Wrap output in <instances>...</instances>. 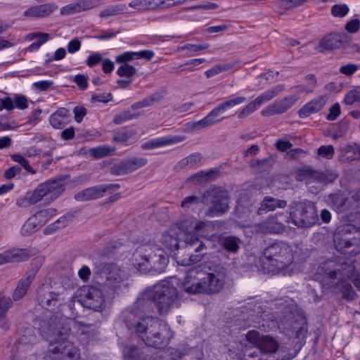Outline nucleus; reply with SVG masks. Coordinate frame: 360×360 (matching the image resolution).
Returning <instances> with one entry per match:
<instances>
[{
  "instance_id": "obj_1",
  "label": "nucleus",
  "mask_w": 360,
  "mask_h": 360,
  "mask_svg": "<svg viewBox=\"0 0 360 360\" xmlns=\"http://www.w3.org/2000/svg\"><path fill=\"white\" fill-rule=\"evenodd\" d=\"M153 304V298L150 300L149 297L146 299L139 297L135 302L134 313L139 314L141 316V313H149ZM127 324L129 328H135L141 340L148 347L158 349L163 348L169 343V339L172 336L167 324L152 316L141 317V321L134 325L128 323Z\"/></svg>"
},
{
  "instance_id": "obj_2",
  "label": "nucleus",
  "mask_w": 360,
  "mask_h": 360,
  "mask_svg": "<svg viewBox=\"0 0 360 360\" xmlns=\"http://www.w3.org/2000/svg\"><path fill=\"white\" fill-rule=\"evenodd\" d=\"M354 271L351 261L330 258L319 264L315 276L325 290H332V292H354L350 281Z\"/></svg>"
},
{
  "instance_id": "obj_3",
  "label": "nucleus",
  "mask_w": 360,
  "mask_h": 360,
  "mask_svg": "<svg viewBox=\"0 0 360 360\" xmlns=\"http://www.w3.org/2000/svg\"><path fill=\"white\" fill-rule=\"evenodd\" d=\"M207 224L202 221H195V218L190 217L181 220L179 223V236L183 239V244L186 245L187 255L189 256L188 262L184 261L181 265L188 266L195 264L202 259L207 255V248L202 240L206 236L204 229Z\"/></svg>"
},
{
  "instance_id": "obj_4",
  "label": "nucleus",
  "mask_w": 360,
  "mask_h": 360,
  "mask_svg": "<svg viewBox=\"0 0 360 360\" xmlns=\"http://www.w3.org/2000/svg\"><path fill=\"white\" fill-rule=\"evenodd\" d=\"M293 262L292 250L283 241H276L269 245L259 259L264 271L278 274Z\"/></svg>"
},
{
  "instance_id": "obj_5",
  "label": "nucleus",
  "mask_w": 360,
  "mask_h": 360,
  "mask_svg": "<svg viewBox=\"0 0 360 360\" xmlns=\"http://www.w3.org/2000/svg\"><path fill=\"white\" fill-rule=\"evenodd\" d=\"M65 179L61 176L39 184L34 190L27 191L16 200L19 207H27L41 201L44 198L51 203L56 200L65 190Z\"/></svg>"
},
{
  "instance_id": "obj_6",
  "label": "nucleus",
  "mask_w": 360,
  "mask_h": 360,
  "mask_svg": "<svg viewBox=\"0 0 360 360\" xmlns=\"http://www.w3.org/2000/svg\"><path fill=\"white\" fill-rule=\"evenodd\" d=\"M202 204L209 205L205 215L209 217H221L229 210V191L220 186H213L206 190L201 198Z\"/></svg>"
},
{
  "instance_id": "obj_7",
  "label": "nucleus",
  "mask_w": 360,
  "mask_h": 360,
  "mask_svg": "<svg viewBox=\"0 0 360 360\" xmlns=\"http://www.w3.org/2000/svg\"><path fill=\"white\" fill-rule=\"evenodd\" d=\"M289 209L288 217L297 227H311L319 221L316 205L310 200L292 201Z\"/></svg>"
},
{
  "instance_id": "obj_8",
  "label": "nucleus",
  "mask_w": 360,
  "mask_h": 360,
  "mask_svg": "<svg viewBox=\"0 0 360 360\" xmlns=\"http://www.w3.org/2000/svg\"><path fill=\"white\" fill-rule=\"evenodd\" d=\"M283 328L296 338H303L307 332V321L304 311L297 306L285 307L278 317Z\"/></svg>"
},
{
  "instance_id": "obj_9",
  "label": "nucleus",
  "mask_w": 360,
  "mask_h": 360,
  "mask_svg": "<svg viewBox=\"0 0 360 360\" xmlns=\"http://www.w3.org/2000/svg\"><path fill=\"white\" fill-rule=\"evenodd\" d=\"M336 249L343 253L356 255L360 253V230L352 225L339 228L335 234Z\"/></svg>"
},
{
  "instance_id": "obj_10",
  "label": "nucleus",
  "mask_w": 360,
  "mask_h": 360,
  "mask_svg": "<svg viewBox=\"0 0 360 360\" xmlns=\"http://www.w3.org/2000/svg\"><path fill=\"white\" fill-rule=\"evenodd\" d=\"M224 284V276L219 272L205 274L197 282L185 288V292H219Z\"/></svg>"
},
{
  "instance_id": "obj_11",
  "label": "nucleus",
  "mask_w": 360,
  "mask_h": 360,
  "mask_svg": "<svg viewBox=\"0 0 360 360\" xmlns=\"http://www.w3.org/2000/svg\"><path fill=\"white\" fill-rule=\"evenodd\" d=\"M103 271L108 275L105 282V286L109 290L115 292L130 290L132 283L129 280L122 278V272L116 264L113 263L105 264L103 266Z\"/></svg>"
},
{
  "instance_id": "obj_12",
  "label": "nucleus",
  "mask_w": 360,
  "mask_h": 360,
  "mask_svg": "<svg viewBox=\"0 0 360 360\" xmlns=\"http://www.w3.org/2000/svg\"><path fill=\"white\" fill-rule=\"evenodd\" d=\"M285 89L283 84L276 85L257 96L254 101L250 102L238 112V117L243 120L253 113L262 104L269 101Z\"/></svg>"
},
{
  "instance_id": "obj_13",
  "label": "nucleus",
  "mask_w": 360,
  "mask_h": 360,
  "mask_svg": "<svg viewBox=\"0 0 360 360\" xmlns=\"http://www.w3.org/2000/svg\"><path fill=\"white\" fill-rule=\"evenodd\" d=\"M148 160L145 158L131 157L125 158L114 163L110 167V173L112 175H126L146 165Z\"/></svg>"
},
{
  "instance_id": "obj_14",
  "label": "nucleus",
  "mask_w": 360,
  "mask_h": 360,
  "mask_svg": "<svg viewBox=\"0 0 360 360\" xmlns=\"http://www.w3.org/2000/svg\"><path fill=\"white\" fill-rule=\"evenodd\" d=\"M246 340L264 354L274 353L278 347V342L272 337L261 335L256 330L249 331Z\"/></svg>"
},
{
  "instance_id": "obj_15",
  "label": "nucleus",
  "mask_w": 360,
  "mask_h": 360,
  "mask_svg": "<svg viewBox=\"0 0 360 360\" xmlns=\"http://www.w3.org/2000/svg\"><path fill=\"white\" fill-rule=\"evenodd\" d=\"M114 188H119L120 185L117 184H99L89 187L77 193L75 199L77 201H89L102 198L109 190Z\"/></svg>"
},
{
  "instance_id": "obj_16",
  "label": "nucleus",
  "mask_w": 360,
  "mask_h": 360,
  "mask_svg": "<svg viewBox=\"0 0 360 360\" xmlns=\"http://www.w3.org/2000/svg\"><path fill=\"white\" fill-rule=\"evenodd\" d=\"M52 212L53 210L51 209L43 210L31 216L21 228L22 235L28 236L38 231L46 223L47 217Z\"/></svg>"
},
{
  "instance_id": "obj_17",
  "label": "nucleus",
  "mask_w": 360,
  "mask_h": 360,
  "mask_svg": "<svg viewBox=\"0 0 360 360\" xmlns=\"http://www.w3.org/2000/svg\"><path fill=\"white\" fill-rule=\"evenodd\" d=\"M150 253H152V248L146 245L139 246L134 252L131 257V262L140 272L148 273Z\"/></svg>"
},
{
  "instance_id": "obj_18",
  "label": "nucleus",
  "mask_w": 360,
  "mask_h": 360,
  "mask_svg": "<svg viewBox=\"0 0 360 360\" xmlns=\"http://www.w3.org/2000/svg\"><path fill=\"white\" fill-rule=\"evenodd\" d=\"M297 99L292 96H289L274 101L272 104L264 108L261 114L263 116H272L285 112L296 102Z\"/></svg>"
},
{
  "instance_id": "obj_19",
  "label": "nucleus",
  "mask_w": 360,
  "mask_h": 360,
  "mask_svg": "<svg viewBox=\"0 0 360 360\" xmlns=\"http://www.w3.org/2000/svg\"><path fill=\"white\" fill-rule=\"evenodd\" d=\"M179 235V233L174 229L164 232L160 239L163 248L170 252L186 248V245L183 244L184 239Z\"/></svg>"
},
{
  "instance_id": "obj_20",
  "label": "nucleus",
  "mask_w": 360,
  "mask_h": 360,
  "mask_svg": "<svg viewBox=\"0 0 360 360\" xmlns=\"http://www.w3.org/2000/svg\"><path fill=\"white\" fill-rule=\"evenodd\" d=\"M223 112L217 105L204 118L191 123V128L195 130H200L221 122L225 118L224 117H221V113Z\"/></svg>"
},
{
  "instance_id": "obj_21",
  "label": "nucleus",
  "mask_w": 360,
  "mask_h": 360,
  "mask_svg": "<svg viewBox=\"0 0 360 360\" xmlns=\"http://www.w3.org/2000/svg\"><path fill=\"white\" fill-rule=\"evenodd\" d=\"M97 4L98 0H77L62 7L60 13L62 15H70L91 9Z\"/></svg>"
},
{
  "instance_id": "obj_22",
  "label": "nucleus",
  "mask_w": 360,
  "mask_h": 360,
  "mask_svg": "<svg viewBox=\"0 0 360 360\" xmlns=\"http://www.w3.org/2000/svg\"><path fill=\"white\" fill-rule=\"evenodd\" d=\"M32 256L31 250L26 248L13 249L0 254V265L27 260Z\"/></svg>"
},
{
  "instance_id": "obj_23",
  "label": "nucleus",
  "mask_w": 360,
  "mask_h": 360,
  "mask_svg": "<svg viewBox=\"0 0 360 360\" xmlns=\"http://www.w3.org/2000/svg\"><path fill=\"white\" fill-rule=\"evenodd\" d=\"M169 257L162 250H158V252L150 254L149 257V270L148 273L156 274L164 272L167 266Z\"/></svg>"
},
{
  "instance_id": "obj_24",
  "label": "nucleus",
  "mask_w": 360,
  "mask_h": 360,
  "mask_svg": "<svg viewBox=\"0 0 360 360\" xmlns=\"http://www.w3.org/2000/svg\"><path fill=\"white\" fill-rule=\"evenodd\" d=\"M58 8L56 3L32 6L23 12V16L43 18L49 16Z\"/></svg>"
},
{
  "instance_id": "obj_25",
  "label": "nucleus",
  "mask_w": 360,
  "mask_h": 360,
  "mask_svg": "<svg viewBox=\"0 0 360 360\" xmlns=\"http://www.w3.org/2000/svg\"><path fill=\"white\" fill-rule=\"evenodd\" d=\"M328 203L338 213L348 211L352 207V200L342 192L330 194Z\"/></svg>"
},
{
  "instance_id": "obj_26",
  "label": "nucleus",
  "mask_w": 360,
  "mask_h": 360,
  "mask_svg": "<svg viewBox=\"0 0 360 360\" xmlns=\"http://www.w3.org/2000/svg\"><path fill=\"white\" fill-rule=\"evenodd\" d=\"M154 304L160 314H167L171 307L176 305L178 294H153Z\"/></svg>"
},
{
  "instance_id": "obj_27",
  "label": "nucleus",
  "mask_w": 360,
  "mask_h": 360,
  "mask_svg": "<svg viewBox=\"0 0 360 360\" xmlns=\"http://www.w3.org/2000/svg\"><path fill=\"white\" fill-rule=\"evenodd\" d=\"M326 101L327 99L325 96H320L314 98L299 110V117L300 118H305L312 114L319 112L325 106Z\"/></svg>"
},
{
  "instance_id": "obj_28",
  "label": "nucleus",
  "mask_w": 360,
  "mask_h": 360,
  "mask_svg": "<svg viewBox=\"0 0 360 360\" xmlns=\"http://www.w3.org/2000/svg\"><path fill=\"white\" fill-rule=\"evenodd\" d=\"M184 139L185 138L181 136H167L158 137L143 143L141 148L143 150H152L156 148L177 143L183 141Z\"/></svg>"
},
{
  "instance_id": "obj_29",
  "label": "nucleus",
  "mask_w": 360,
  "mask_h": 360,
  "mask_svg": "<svg viewBox=\"0 0 360 360\" xmlns=\"http://www.w3.org/2000/svg\"><path fill=\"white\" fill-rule=\"evenodd\" d=\"M179 282L180 280L176 277H172L148 287L143 292H178L176 285H179Z\"/></svg>"
},
{
  "instance_id": "obj_30",
  "label": "nucleus",
  "mask_w": 360,
  "mask_h": 360,
  "mask_svg": "<svg viewBox=\"0 0 360 360\" xmlns=\"http://www.w3.org/2000/svg\"><path fill=\"white\" fill-rule=\"evenodd\" d=\"M80 304L86 308L94 311H101L105 307V298L103 294H80L79 300Z\"/></svg>"
},
{
  "instance_id": "obj_31",
  "label": "nucleus",
  "mask_w": 360,
  "mask_h": 360,
  "mask_svg": "<svg viewBox=\"0 0 360 360\" xmlns=\"http://www.w3.org/2000/svg\"><path fill=\"white\" fill-rule=\"evenodd\" d=\"M286 205L287 202L284 200L276 199L271 196H266L264 198L257 212L259 215H262L268 212L274 211L277 207L284 208Z\"/></svg>"
},
{
  "instance_id": "obj_32",
  "label": "nucleus",
  "mask_w": 360,
  "mask_h": 360,
  "mask_svg": "<svg viewBox=\"0 0 360 360\" xmlns=\"http://www.w3.org/2000/svg\"><path fill=\"white\" fill-rule=\"evenodd\" d=\"M341 44L342 40L340 36L335 34H330L320 40L319 47L316 49L323 53L326 51L338 49Z\"/></svg>"
},
{
  "instance_id": "obj_33",
  "label": "nucleus",
  "mask_w": 360,
  "mask_h": 360,
  "mask_svg": "<svg viewBox=\"0 0 360 360\" xmlns=\"http://www.w3.org/2000/svg\"><path fill=\"white\" fill-rule=\"evenodd\" d=\"M290 219L287 214H276V217L268 222L267 229L270 233H280L286 229V224H288Z\"/></svg>"
},
{
  "instance_id": "obj_34",
  "label": "nucleus",
  "mask_w": 360,
  "mask_h": 360,
  "mask_svg": "<svg viewBox=\"0 0 360 360\" xmlns=\"http://www.w3.org/2000/svg\"><path fill=\"white\" fill-rule=\"evenodd\" d=\"M219 243L225 251L235 254L240 249V240L236 236H225L219 238Z\"/></svg>"
},
{
  "instance_id": "obj_35",
  "label": "nucleus",
  "mask_w": 360,
  "mask_h": 360,
  "mask_svg": "<svg viewBox=\"0 0 360 360\" xmlns=\"http://www.w3.org/2000/svg\"><path fill=\"white\" fill-rule=\"evenodd\" d=\"M37 273V269L34 268H32L26 272L25 277L19 281L14 292H27Z\"/></svg>"
},
{
  "instance_id": "obj_36",
  "label": "nucleus",
  "mask_w": 360,
  "mask_h": 360,
  "mask_svg": "<svg viewBox=\"0 0 360 360\" xmlns=\"http://www.w3.org/2000/svg\"><path fill=\"white\" fill-rule=\"evenodd\" d=\"M304 174L309 177L314 179L318 182L330 184L334 181L335 179L338 177L335 174L333 173H328L326 174L323 172L314 171L312 169H306L304 170Z\"/></svg>"
},
{
  "instance_id": "obj_37",
  "label": "nucleus",
  "mask_w": 360,
  "mask_h": 360,
  "mask_svg": "<svg viewBox=\"0 0 360 360\" xmlns=\"http://www.w3.org/2000/svg\"><path fill=\"white\" fill-rule=\"evenodd\" d=\"M304 174L309 177L314 179L318 182L330 184L334 181L335 179L338 177L335 174L333 173H328L326 174L323 172L314 171L312 169H306L304 170Z\"/></svg>"
},
{
  "instance_id": "obj_38",
  "label": "nucleus",
  "mask_w": 360,
  "mask_h": 360,
  "mask_svg": "<svg viewBox=\"0 0 360 360\" xmlns=\"http://www.w3.org/2000/svg\"><path fill=\"white\" fill-rule=\"evenodd\" d=\"M179 3L176 0H143L144 11L167 8Z\"/></svg>"
},
{
  "instance_id": "obj_39",
  "label": "nucleus",
  "mask_w": 360,
  "mask_h": 360,
  "mask_svg": "<svg viewBox=\"0 0 360 360\" xmlns=\"http://www.w3.org/2000/svg\"><path fill=\"white\" fill-rule=\"evenodd\" d=\"M202 160V155L200 153H194L191 155L181 159L176 165V169H184L185 168H191L195 167Z\"/></svg>"
},
{
  "instance_id": "obj_40",
  "label": "nucleus",
  "mask_w": 360,
  "mask_h": 360,
  "mask_svg": "<svg viewBox=\"0 0 360 360\" xmlns=\"http://www.w3.org/2000/svg\"><path fill=\"white\" fill-rule=\"evenodd\" d=\"M127 12V6L124 4L108 6L99 13L101 18L117 15Z\"/></svg>"
},
{
  "instance_id": "obj_41",
  "label": "nucleus",
  "mask_w": 360,
  "mask_h": 360,
  "mask_svg": "<svg viewBox=\"0 0 360 360\" xmlns=\"http://www.w3.org/2000/svg\"><path fill=\"white\" fill-rule=\"evenodd\" d=\"M115 150L116 148L113 146L104 145L90 148L89 153L94 158L98 160L107 155H112Z\"/></svg>"
},
{
  "instance_id": "obj_42",
  "label": "nucleus",
  "mask_w": 360,
  "mask_h": 360,
  "mask_svg": "<svg viewBox=\"0 0 360 360\" xmlns=\"http://www.w3.org/2000/svg\"><path fill=\"white\" fill-rule=\"evenodd\" d=\"M58 294H39L37 300L41 307L51 310L53 307H55L58 300H57V295Z\"/></svg>"
},
{
  "instance_id": "obj_43",
  "label": "nucleus",
  "mask_w": 360,
  "mask_h": 360,
  "mask_svg": "<svg viewBox=\"0 0 360 360\" xmlns=\"http://www.w3.org/2000/svg\"><path fill=\"white\" fill-rule=\"evenodd\" d=\"M162 98V96L158 93H155L149 96L144 98L143 99L139 101L133 103L131 108L133 110H137L139 108L148 107L152 105L154 103L159 102Z\"/></svg>"
},
{
  "instance_id": "obj_44",
  "label": "nucleus",
  "mask_w": 360,
  "mask_h": 360,
  "mask_svg": "<svg viewBox=\"0 0 360 360\" xmlns=\"http://www.w3.org/2000/svg\"><path fill=\"white\" fill-rule=\"evenodd\" d=\"M247 101L245 96L229 97L226 100L218 104L223 111L226 110L235 105L242 104Z\"/></svg>"
},
{
  "instance_id": "obj_45",
  "label": "nucleus",
  "mask_w": 360,
  "mask_h": 360,
  "mask_svg": "<svg viewBox=\"0 0 360 360\" xmlns=\"http://www.w3.org/2000/svg\"><path fill=\"white\" fill-rule=\"evenodd\" d=\"M11 158L14 162L19 163L27 173L31 174H35L37 173V171L30 165L28 160L22 155L13 154L11 155Z\"/></svg>"
},
{
  "instance_id": "obj_46",
  "label": "nucleus",
  "mask_w": 360,
  "mask_h": 360,
  "mask_svg": "<svg viewBox=\"0 0 360 360\" xmlns=\"http://www.w3.org/2000/svg\"><path fill=\"white\" fill-rule=\"evenodd\" d=\"M137 70L129 64H122L117 70V75L120 77H131L136 74Z\"/></svg>"
},
{
  "instance_id": "obj_47",
  "label": "nucleus",
  "mask_w": 360,
  "mask_h": 360,
  "mask_svg": "<svg viewBox=\"0 0 360 360\" xmlns=\"http://www.w3.org/2000/svg\"><path fill=\"white\" fill-rule=\"evenodd\" d=\"M343 102L347 105H353L360 103V86L350 90L345 96Z\"/></svg>"
},
{
  "instance_id": "obj_48",
  "label": "nucleus",
  "mask_w": 360,
  "mask_h": 360,
  "mask_svg": "<svg viewBox=\"0 0 360 360\" xmlns=\"http://www.w3.org/2000/svg\"><path fill=\"white\" fill-rule=\"evenodd\" d=\"M349 9L347 5L343 4H335L331 7V14L334 17L343 18L349 12Z\"/></svg>"
},
{
  "instance_id": "obj_49",
  "label": "nucleus",
  "mask_w": 360,
  "mask_h": 360,
  "mask_svg": "<svg viewBox=\"0 0 360 360\" xmlns=\"http://www.w3.org/2000/svg\"><path fill=\"white\" fill-rule=\"evenodd\" d=\"M125 360H140L139 349L136 346H127L124 349Z\"/></svg>"
},
{
  "instance_id": "obj_50",
  "label": "nucleus",
  "mask_w": 360,
  "mask_h": 360,
  "mask_svg": "<svg viewBox=\"0 0 360 360\" xmlns=\"http://www.w3.org/2000/svg\"><path fill=\"white\" fill-rule=\"evenodd\" d=\"M13 302L10 297L5 294H0V319L3 318L9 308L12 306Z\"/></svg>"
},
{
  "instance_id": "obj_51",
  "label": "nucleus",
  "mask_w": 360,
  "mask_h": 360,
  "mask_svg": "<svg viewBox=\"0 0 360 360\" xmlns=\"http://www.w3.org/2000/svg\"><path fill=\"white\" fill-rule=\"evenodd\" d=\"M219 7V4L211 2V1H203L200 4L192 6L188 8H184L185 11H193V10H214L217 9Z\"/></svg>"
},
{
  "instance_id": "obj_52",
  "label": "nucleus",
  "mask_w": 360,
  "mask_h": 360,
  "mask_svg": "<svg viewBox=\"0 0 360 360\" xmlns=\"http://www.w3.org/2000/svg\"><path fill=\"white\" fill-rule=\"evenodd\" d=\"M74 218L73 214L67 213L62 216L60 219H58L57 221H56L53 224H51V226H53V229H58L64 228L68 224L72 221Z\"/></svg>"
},
{
  "instance_id": "obj_53",
  "label": "nucleus",
  "mask_w": 360,
  "mask_h": 360,
  "mask_svg": "<svg viewBox=\"0 0 360 360\" xmlns=\"http://www.w3.org/2000/svg\"><path fill=\"white\" fill-rule=\"evenodd\" d=\"M136 59V52L126 51L118 55L115 58V61L117 63L128 64V62L132 61Z\"/></svg>"
},
{
  "instance_id": "obj_54",
  "label": "nucleus",
  "mask_w": 360,
  "mask_h": 360,
  "mask_svg": "<svg viewBox=\"0 0 360 360\" xmlns=\"http://www.w3.org/2000/svg\"><path fill=\"white\" fill-rule=\"evenodd\" d=\"M132 134L131 131L123 129L115 134L112 141L117 143H126L130 139Z\"/></svg>"
},
{
  "instance_id": "obj_55",
  "label": "nucleus",
  "mask_w": 360,
  "mask_h": 360,
  "mask_svg": "<svg viewBox=\"0 0 360 360\" xmlns=\"http://www.w3.org/2000/svg\"><path fill=\"white\" fill-rule=\"evenodd\" d=\"M136 116L133 115L130 110H124L115 116L113 122L116 124H120L125 121L132 120Z\"/></svg>"
},
{
  "instance_id": "obj_56",
  "label": "nucleus",
  "mask_w": 360,
  "mask_h": 360,
  "mask_svg": "<svg viewBox=\"0 0 360 360\" xmlns=\"http://www.w3.org/2000/svg\"><path fill=\"white\" fill-rule=\"evenodd\" d=\"M317 153L319 156L330 160L333 157L334 148L331 145L321 146L318 148Z\"/></svg>"
},
{
  "instance_id": "obj_57",
  "label": "nucleus",
  "mask_w": 360,
  "mask_h": 360,
  "mask_svg": "<svg viewBox=\"0 0 360 360\" xmlns=\"http://www.w3.org/2000/svg\"><path fill=\"white\" fill-rule=\"evenodd\" d=\"M27 39H29L30 40L37 39V40L36 41L38 43H41V45H42L50 39V35L48 33L36 32L29 34L27 36Z\"/></svg>"
},
{
  "instance_id": "obj_58",
  "label": "nucleus",
  "mask_w": 360,
  "mask_h": 360,
  "mask_svg": "<svg viewBox=\"0 0 360 360\" xmlns=\"http://www.w3.org/2000/svg\"><path fill=\"white\" fill-rule=\"evenodd\" d=\"M202 203L201 199L196 195H190L184 198L181 201V206L183 208L188 209L193 205Z\"/></svg>"
},
{
  "instance_id": "obj_59",
  "label": "nucleus",
  "mask_w": 360,
  "mask_h": 360,
  "mask_svg": "<svg viewBox=\"0 0 360 360\" xmlns=\"http://www.w3.org/2000/svg\"><path fill=\"white\" fill-rule=\"evenodd\" d=\"M273 162V159L268 158L262 160H257L255 163H252V166L258 167L260 171H267L270 169Z\"/></svg>"
},
{
  "instance_id": "obj_60",
  "label": "nucleus",
  "mask_w": 360,
  "mask_h": 360,
  "mask_svg": "<svg viewBox=\"0 0 360 360\" xmlns=\"http://www.w3.org/2000/svg\"><path fill=\"white\" fill-rule=\"evenodd\" d=\"M72 81L82 90H85L88 87L87 77L82 74H78L74 77Z\"/></svg>"
},
{
  "instance_id": "obj_61",
  "label": "nucleus",
  "mask_w": 360,
  "mask_h": 360,
  "mask_svg": "<svg viewBox=\"0 0 360 360\" xmlns=\"http://www.w3.org/2000/svg\"><path fill=\"white\" fill-rule=\"evenodd\" d=\"M360 27V20L357 18L352 19L348 21L345 29L349 33H356L359 31Z\"/></svg>"
},
{
  "instance_id": "obj_62",
  "label": "nucleus",
  "mask_w": 360,
  "mask_h": 360,
  "mask_svg": "<svg viewBox=\"0 0 360 360\" xmlns=\"http://www.w3.org/2000/svg\"><path fill=\"white\" fill-rule=\"evenodd\" d=\"M359 70V66L355 64L349 63L340 67V72L342 75L350 76Z\"/></svg>"
},
{
  "instance_id": "obj_63",
  "label": "nucleus",
  "mask_w": 360,
  "mask_h": 360,
  "mask_svg": "<svg viewBox=\"0 0 360 360\" xmlns=\"http://www.w3.org/2000/svg\"><path fill=\"white\" fill-rule=\"evenodd\" d=\"M102 60V55L99 53H95L89 56L86 60V65L91 68L98 65Z\"/></svg>"
},
{
  "instance_id": "obj_64",
  "label": "nucleus",
  "mask_w": 360,
  "mask_h": 360,
  "mask_svg": "<svg viewBox=\"0 0 360 360\" xmlns=\"http://www.w3.org/2000/svg\"><path fill=\"white\" fill-rule=\"evenodd\" d=\"M262 352L258 347H256V350L251 352L250 349H245L244 352V360H262L259 357V354Z\"/></svg>"
}]
</instances>
